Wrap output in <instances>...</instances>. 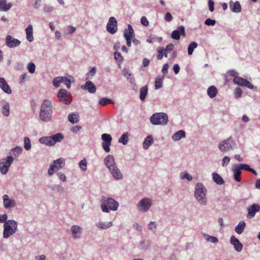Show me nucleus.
I'll use <instances>...</instances> for the list:
<instances>
[{
  "mask_svg": "<svg viewBox=\"0 0 260 260\" xmlns=\"http://www.w3.org/2000/svg\"><path fill=\"white\" fill-rule=\"evenodd\" d=\"M157 53L158 54L157 55V59L160 60L163 57V53L164 51V48L162 46L159 47L157 48Z\"/></svg>",
  "mask_w": 260,
  "mask_h": 260,
  "instance_id": "obj_51",
  "label": "nucleus"
},
{
  "mask_svg": "<svg viewBox=\"0 0 260 260\" xmlns=\"http://www.w3.org/2000/svg\"><path fill=\"white\" fill-rule=\"evenodd\" d=\"M0 88L5 93L10 94L12 90L4 78H0Z\"/></svg>",
  "mask_w": 260,
  "mask_h": 260,
  "instance_id": "obj_20",
  "label": "nucleus"
},
{
  "mask_svg": "<svg viewBox=\"0 0 260 260\" xmlns=\"http://www.w3.org/2000/svg\"><path fill=\"white\" fill-rule=\"evenodd\" d=\"M165 79L164 76L158 75L155 79V89H158L162 87V82Z\"/></svg>",
  "mask_w": 260,
  "mask_h": 260,
  "instance_id": "obj_35",
  "label": "nucleus"
},
{
  "mask_svg": "<svg viewBox=\"0 0 260 260\" xmlns=\"http://www.w3.org/2000/svg\"><path fill=\"white\" fill-rule=\"evenodd\" d=\"M148 93V86L147 85L141 87L140 89V99L142 101L145 100Z\"/></svg>",
  "mask_w": 260,
  "mask_h": 260,
  "instance_id": "obj_36",
  "label": "nucleus"
},
{
  "mask_svg": "<svg viewBox=\"0 0 260 260\" xmlns=\"http://www.w3.org/2000/svg\"><path fill=\"white\" fill-rule=\"evenodd\" d=\"M27 68L29 72L31 73H34L35 72L36 66L35 64L33 62H29L28 63Z\"/></svg>",
  "mask_w": 260,
  "mask_h": 260,
  "instance_id": "obj_54",
  "label": "nucleus"
},
{
  "mask_svg": "<svg viewBox=\"0 0 260 260\" xmlns=\"http://www.w3.org/2000/svg\"><path fill=\"white\" fill-rule=\"evenodd\" d=\"M151 123L153 125H165L168 122V116L165 113H155L150 118Z\"/></svg>",
  "mask_w": 260,
  "mask_h": 260,
  "instance_id": "obj_5",
  "label": "nucleus"
},
{
  "mask_svg": "<svg viewBox=\"0 0 260 260\" xmlns=\"http://www.w3.org/2000/svg\"><path fill=\"white\" fill-rule=\"evenodd\" d=\"M128 135L129 134L127 132L124 133L119 139L118 142L123 145H126L128 141Z\"/></svg>",
  "mask_w": 260,
  "mask_h": 260,
  "instance_id": "obj_42",
  "label": "nucleus"
},
{
  "mask_svg": "<svg viewBox=\"0 0 260 260\" xmlns=\"http://www.w3.org/2000/svg\"><path fill=\"white\" fill-rule=\"evenodd\" d=\"M112 225V222H99L96 223V226L101 229H107Z\"/></svg>",
  "mask_w": 260,
  "mask_h": 260,
  "instance_id": "obj_39",
  "label": "nucleus"
},
{
  "mask_svg": "<svg viewBox=\"0 0 260 260\" xmlns=\"http://www.w3.org/2000/svg\"><path fill=\"white\" fill-rule=\"evenodd\" d=\"M12 6L11 3L7 4L6 0H0V10L2 11H7Z\"/></svg>",
  "mask_w": 260,
  "mask_h": 260,
  "instance_id": "obj_31",
  "label": "nucleus"
},
{
  "mask_svg": "<svg viewBox=\"0 0 260 260\" xmlns=\"http://www.w3.org/2000/svg\"><path fill=\"white\" fill-rule=\"evenodd\" d=\"M4 206L6 209H9L16 206V202L14 199H10L7 194L3 196Z\"/></svg>",
  "mask_w": 260,
  "mask_h": 260,
  "instance_id": "obj_15",
  "label": "nucleus"
},
{
  "mask_svg": "<svg viewBox=\"0 0 260 260\" xmlns=\"http://www.w3.org/2000/svg\"><path fill=\"white\" fill-rule=\"evenodd\" d=\"M51 189L53 191H56L58 192H61V193H63L64 191V188H63V187H62V186H61L60 185H58V184L53 185L51 187Z\"/></svg>",
  "mask_w": 260,
  "mask_h": 260,
  "instance_id": "obj_44",
  "label": "nucleus"
},
{
  "mask_svg": "<svg viewBox=\"0 0 260 260\" xmlns=\"http://www.w3.org/2000/svg\"><path fill=\"white\" fill-rule=\"evenodd\" d=\"M185 132L183 130H180L172 136V139L175 141H179L181 138H185Z\"/></svg>",
  "mask_w": 260,
  "mask_h": 260,
  "instance_id": "obj_32",
  "label": "nucleus"
},
{
  "mask_svg": "<svg viewBox=\"0 0 260 260\" xmlns=\"http://www.w3.org/2000/svg\"><path fill=\"white\" fill-rule=\"evenodd\" d=\"M102 139L103 142L111 143L112 138L110 135L108 134H104L102 135Z\"/></svg>",
  "mask_w": 260,
  "mask_h": 260,
  "instance_id": "obj_46",
  "label": "nucleus"
},
{
  "mask_svg": "<svg viewBox=\"0 0 260 260\" xmlns=\"http://www.w3.org/2000/svg\"><path fill=\"white\" fill-rule=\"evenodd\" d=\"M57 96L60 101L66 105L70 104L72 100L71 93L64 89H60L58 91Z\"/></svg>",
  "mask_w": 260,
  "mask_h": 260,
  "instance_id": "obj_9",
  "label": "nucleus"
},
{
  "mask_svg": "<svg viewBox=\"0 0 260 260\" xmlns=\"http://www.w3.org/2000/svg\"><path fill=\"white\" fill-rule=\"evenodd\" d=\"M26 34V39L29 42H31L34 41V37H33V28L32 26L31 25H29L25 29Z\"/></svg>",
  "mask_w": 260,
  "mask_h": 260,
  "instance_id": "obj_29",
  "label": "nucleus"
},
{
  "mask_svg": "<svg viewBox=\"0 0 260 260\" xmlns=\"http://www.w3.org/2000/svg\"><path fill=\"white\" fill-rule=\"evenodd\" d=\"M156 227V223L155 221H151L148 225V229L153 231Z\"/></svg>",
  "mask_w": 260,
  "mask_h": 260,
  "instance_id": "obj_61",
  "label": "nucleus"
},
{
  "mask_svg": "<svg viewBox=\"0 0 260 260\" xmlns=\"http://www.w3.org/2000/svg\"><path fill=\"white\" fill-rule=\"evenodd\" d=\"M232 170L234 173V180L237 182H240L241 181V170L240 169L238 166H236Z\"/></svg>",
  "mask_w": 260,
  "mask_h": 260,
  "instance_id": "obj_28",
  "label": "nucleus"
},
{
  "mask_svg": "<svg viewBox=\"0 0 260 260\" xmlns=\"http://www.w3.org/2000/svg\"><path fill=\"white\" fill-rule=\"evenodd\" d=\"M61 82V77H56L53 80V84L54 87H58L60 86V84Z\"/></svg>",
  "mask_w": 260,
  "mask_h": 260,
  "instance_id": "obj_53",
  "label": "nucleus"
},
{
  "mask_svg": "<svg viewBox=\"0 0 260 260\" xmlns=\"http://www.w3.org/2000/svg\"><path fill=\"white\" fill-rule=\"evenodd\" d=\"M52 114V106L51 102L48 100H45L42 102L39 112L40 119L44 122L51 121Z\"/></svg>",
  "mask_w": 260,
  "mask_h": 260,
  "instance_id": "obj_1",
  "label": "nucleus"
},
{
  "mask_svg": "<svg viewBox=\"0 0 260 260\" xmlns=\"http://www.w3.org/2000/svg\"><path fill=\"white\" fill-rule=\"evenodd\" d=\"M101 209L103 212L109 213L110 210L116 211L118 207V203L111 198L102 197Z\"/></svg>",
  "mask_w": 260,
  "mask_h": 260,
  "instance_id": "obj_3",
  "label": "nucleus"
},
{
  "mask_svg": "<svg viewBox=\"0 0 260 260\" xmlns=\"http://www.w3.org/2000/svg\"><path fill=\"white\" fill-rule=\"evenodd\" d=\"M169 69V64L168 63H166L164 64L162 69L161 70V72L164 74V75H166L168 74V70Z\"/></svg>",
  "mask_w": 260,
  "mask_h": 260,
  "instance_id": "obj_64",
  "label": "nucleus"
},
{
  "mask_svg": "<svg viewBox=\"0 0 260 260\" xmlns=\"http://www.w3.org/2000/svg\"><path fill=\"white\" fill-rule=\"evenodd\" d=\"M239 167L240 168V169L241 170H246V171H248L250 172V170H251V168L250 167V166L247 164H240L238 165Z\"/></svg>",
  "mask_w": 260,
  "mask_h": 260,
  "instance_id": "obj_60",
  "label": "nucleus"
},
{
  "mask_svg": "<svg viewBox=\"0 0 260 260\" xmlns=\"http://www.w3.org/2000/svg\"><path fill=\"white\" fill-rule=\"evenodd\" d=\"M79 114L77 113H73L72 114H69L68 116L69 121L73 123H77L78 121Z\"/></svg>",
  "mask_w": 260,
  "mask_h": 260,
  "instance_id": "obj_40",
  "label": "nucleus"
},
{
  "mask_svg": "<svg viewBox=\"0 0 260 260\" xmlns=\"http://www.w3.org/2000/svg\"><path fill=\"white\" fill-rule=\"evenodd\" d=\"M5 41L6 45L10 48L18 47L21 44L20 40L13 38L11 35L6 36Z\"/></svg>",
  "mask_w": 260,
  "mask_h": 260,
  "instance_id": "obj_13",
  "label": "nucleus"
},
{
  "mask_svg": "<svg viewBox=\"0 0 260 260\" xmlns=\"http://www.w3.org/2000/svg\"><path fill=\"white\" fill-rule=\"evenodd\" d=\"M71 231L74 239H77L81 237L82 234V229L80 226L74 225L71 227Z\"/></svg>",
  "mask_w": 260,
  "mask_h": 260,
  "instance_id": "obj_21",
  "label": "nucleus"
},
{
  "mask_svg": "<svg viewBox=\"0 0 260 260\" xmlns=\"http://www.w3.org/2000/svg\"><path fill=\"white\" fill-rule=\"evenodd\" d=\"M114 58L116 60H117L119 63L122 62L123 58L121 53L118 51H115L114 53Z\"/></svg>",
  "mask_w": 260,
  "mask_h": 260,
  "instance_id": "obj_47",
  "label": "nucleus"
},
{
  "mask_svg": "<svg viewBox=\"0 0 260 260\" xmlns=\"http://www.w3.org/2000/svg\"><path fill=\"white\" fill-rule=\"evenodd\" d=\"M216 21L210 18L207 19L205 21V24L208 26H213L215 24Z\"/></svg>",
  "mask_w": 260,
  "mask_h": 260,
  "instance_id": "obj_59",
  "label": "nucleus"
},
{
  "mask_svg": "<svg viewBox=\"0 0 260 260\" xmlns=\"http://www.w3.org/2000/svg\"><path fill=\"white\" fill-rule=\"evenodd\" d=\"M242 90L240 87H237L234 90V94L236 99H239L241 96Z\"/></svg>",
  "mask_w": 260,
  "mask_h": 260,
  "instance_id": "obj_55",
  "label": "nucleus"
},
{
  "mask_svg": "<svg viewBox=\"0 0 260 260\" xmlns=\"http://www.w3.org/2000/svg\"><path fill=\"white\" fill-rule=\"evenodd\" d=\"M233 82L235 84H237L239 86L246 87L250 89H256V87H254L251 82L248 81L247 79L242 77H236V78H235L233 80Z\"/></svg>",
  "mask_w": 260,
  "mask_h": 260,
  "instance_id": "obj_10",
  "label": "nucleus"
},
{
  "mask_svg": "<svg viewBox=\"0 0 260 260\" xmlns=\"http://www.w3.org/2000/svg\"><path fill=\"white\" fill-rule=\"evenodd\" d=\"M260 210V206L258 204H253L251 206L247 207L248 213L247 214V217L251 219L253 218L256 212H258Z\"/></svg>",
  "mask_w": 260,
  "mask_h": 260,
  "instance_id": "obj_16",
  "label": "nucleus"
},
{
  "mask_svg": "<svg viewBox=\"0 0 260 260\" xmlns=\"http://www.w3.org/2000/svg\"><path fill=\"white\" fill-rule=\"evenodd\" d=\"M117 22L114 17H110L106 26L107 30L111 34H114L117 30Z\"/></svg>",
  "mask_w": 260,
  "mask_h": 260,
  "instance_id": "obj_12",
  "label": "nucleus"
},
{
  "mask_svg": "<svg viewBox=\"0 0 260 260\" xmlns=\"http://www.w3.org/2000/svg\"><path fill=\"white\" fill-rule=\"evenodd\" d=\"M207 189L205 186L201 183H197L195 186L194 196L196 199L201 205H207L206 197Z\"/></svg>",
  "mask_w": 260,
  "mask_h": 260,
  "instance_id": "obj_2",
  "label": "nucleus"
},
{
  "mask_svg": "<svg viewBox=\"0 0 260 260\" xmlns=\"http://www.w3.org/2000/svg\"><path fill=\"white\" fill-rule=\"evenodd\" d=\"M246 226V224L245 222L243 220L240 221L238 224L235 227V232L238 234H241Z\"/></svg>",
  "mask_w": 260,
  "mask_h": 260,
  "instance_id": "obj_34",
  "label": "nucleus"
},
{
  "mask_svg": "<svg viewBox=\"0 0 260 260\" xmlns=\"http://www.w3.org/2000/svg\"><path fill=\"white\" fill-rule=\"evenodd\" d=\"M96 71V68L95 67L92 68L90 71L86 74V79H91L92 77L95 75Z\"/></svg>",
  "mask_w": 260,
  "mask_h": 260,
  "instance_id": "obj_50",
  "label": "nucleus"
},
{
  "mask_svg": "<svg viewBox=\"0 0 260 260\" xmlns=\"http://www.w3.org/2000/svg\"><path fill=\"white\" fill-rule=\"evenodd\" d=\"M127 27L128 28L124 30L123 36L124 38L127 36L128 38L133 39L135 37L134 29L131 24H128Z\"/></svg>",
  "mask_w": 260,
  "mask_h": 260,
  "instance_id": "obj_26",
  "label": "nucleus"
},
{
  "mask_svg": "<svg viewBox=\"0 0 260 260\" xmlns=\"http://www.w3.org/2000/svg\"><path fill=\"white\" fill-rule=\"evenodd\" d=\"M22 151V148L21 147L16 146L11 150L10 153L15 157H18Z\"/></svg>",
  "mask_w": 260,
  "mask_h": 260,
  "instance_id": "obj_41",
  "label": "nucleus"
},
{
  "mask_svg": "<svg viewBox=\"0 0 260 260\" xmlns=\"http://www.w3.org/2000/svg\"><path fill=\"white\" fill-rule=\"evenodd\" d=\"M53 146L55 145L57 142H60L64 138L63 134L61 133H57L51 136Z\"/></svg>",
  "mask_w": 260,
  "mask_h": 260,
  "instance_id": "obj_30",
  "label": "nucleus"
},
{
  "mask_svg": "<svg viewBox=\"0 0 260 260\" xmlns=\"http://www.w3.org/2000/svg\"><path fill=\"white\" fill-rule=\"evenodd\" d=\"M79 166L80 169L82 171H85L87 170V161L85 159H83L79 161Z\"/></svg>",
  "mask_w": 260,
  "mask_h": 260,
  "instance_id": "obj_48",
  "label": "nucleus"
},
{
  "mask_svg": "<svg viewBox=\"0 0 260 260\" xmlns=\"http://www.w3.org/2000/svg\"><path fill=\"white\" fill-rule=\"evenodd\" d=\"M57 175L58 176L59 180L61 181L64 182L66 180V176L63 173L59 172L57 174Z\"/></svg>",
  "mask_w": 260,
  "mask_h": 260,
  "instance_id": "obj_63",
  "label": "nucleus"
},
{
  "mask_svg": "<svg viewBox=\"0 0 260 260\" xmlns=\"http://www.w3.org/2000/svg\"><path fill=\"white\" fill-rule=\"evenodd\" d=\"M82 89L87 90L90 93H94L96 90V87L93 83L91 81H87L84 85L81 86Z\"/></svg>",
  "mask_w": 260,
  "mask_h": 260,
  "instance_id": "obj_17",
  "label": "nucleus"
},
{
  "mask_svg": "<svg viewBox=\"0 0 260 260\" xmlns=\"http://www.w3.org/2000/svg\"><path fill=\"white\" fill-rule=\"evenodd\" d=\"M61 80L62 83H64L68 88L71 87V81L66 77H61Z\"/></svg>",
  "mask_w": 260,
  "mask_h": 260,
  "instance_id": "obj_56",
  "label": "nucleus"
},
{
  "mask_svg": "<svg viewBox=\"0 0 260 260\" xmlns=\"http://www.w3.org/2000/svg\"><path fill=\"white\" fill-rule=\"evenodd\" d=\"M230 8L231 10L235 13H240L241 11V7L240 3L238 1L230 2Z\"/></svg>",
  "mask_w": 260,
  "mask_h": 260,
  "instance_id": "obj_24",
  "label": "nucleus"
},
{
  "mask_svg": "<svg viewBox=\"0 0 260 260\" xmlns=\"http://www.w3.org/2000/svg\"><path fill=\"white\" fill-rule=\"evenodd\" d=\"M127 27L128 28L124 30L123 36L124 38L127 36L128 38L133 39L135 37L134 29L131 24H128Z\"/></svg>",
  "mask_w": 260,
  "mask_h": 260,
  "instance_id": "obj_25",
  "label": "nucleus"
},
{
  "mask_svg": "<svg viewBox=\"0 0 260 260\" xmlns=\"http://www.w3.org/2000/svg\"><path fill=\"white\" fill-rule=\"evenodd\" d=\"M39 141L41 144H45L48 146H53L51 136L43 137Z\"/></svg>",
  "mask_w": 260,
  "mask_h": 260,
  "instance_id": "obj_33",
  "label": "nucleus"
},
{
  "mask_svg": "<svg viewBox=\"0 0 260 260\" xmlns=\"http://www.w3.org/2000/svg\"><path fill=\"white\" fill-rule=\"evenodd\" d=\"M154 140L151 135L147 136L143 142V147L145 150H147L153 143Z\"/></svg>",
  "mask_w": 260,
  "mask_h": 260,
  "instance_id": "obj_27",
  "label": "nucleus"
},
{
  "mask_svg": "<svg viewBox=\"0 0 260 260\" xmlns=\"http://www.w3.org/2000/svg\"><path fill=\"white\" fill-rule=\"evenodd\" d=\"M165 20L167 22H170L173 20V17L170 13L167 12L166 13Z\"/></svg>",
  "mask_w": 260,
  "mask_h": 260,
  "instance_id": "obj_62",
  "label": "nucleus"
},
{
  "mask_svg": "<svg viewBox=\"0 0 260 260\" xmlns=\"http://www.w3.org/2000/svg\"><path fill=\"white\" fill-rule=\"evenodd\" d=\"M212 178L213 181L218 185H221L224 183L223 178L216 173H213L212 174Z\"/></svg>",
  "mask_w": 260,
  "mask_h": 260,
  "instance_id": "obj_37",
  "label": "nucleus"
},
{
  "mask_svg": "<svg viewBox=\"0 0 260 260\" xmlns=\"http://www.w3.org/2000/svg\"><path fill=\"white\" fill-rule=\"evenodd\" d=\"M64 165V159L63 158H59L53 160L48 169V174L49 176H52L55 172L63 168Z\"/></svg>",
  "mask_w": 260,
  "mask_h": 260,
  "instance_id": "obj_7",
  "label": "nucleus"
},
{
  "mask_svg": "<svg viewBox=\"0 0 260 260\" xmlns=\"http://www.w3.org/2000/svg\"><path fill=\"white\" fill-rule=\"evenodd\" d=\"M99 103L100 105L102 106H105L108 104L113 103V102L112 100L107 98H102L99 102Z\"/></svg>",
  "mask_w": 260,
  "mask_h": 260,
  "instance_id": "obj_45",
  "label": "nucleus"
},
{
  "mask_svg": "<svg viewBox=\"0 0 260 260\" xmlns=\"http://www.w3.org/2000/svg\"><path fill=\"white\" fill-rule=\"evenodd\" d=\"M17 222L13 219L9 220L4 224L3 237L7 239L17 231Z\"/></svg>",
  "mask_w": 260,
  "mask_h": 260,
  "instance_id": "obj_4",
  "label": "nucleus"
},
{
  "mask_svg": "<svg viewBox=\"0 0 260 260\" xmlns=\"http://www.w3.org/2000/svg\"><path fill=\"white\" fill-rule=\"evenodd\" d=\"M198 46V44L196 42L190 43L188 46V53L189 55H191L193 50Z\"/></svg>",
  "mask_w": 260,
  "mask_h": 260,
  "instance_id": "obj_43",
  "label": "nucleus"
},
{
  "mask_svg": "<svg viewBox=\"0 0 260 260\" xmlns=\"http://www.w3.org/2000/svg\"><path fill=\"white\" fill-rule=\"evenodd\" d=\"M3 105L2 108V113L4 116L8 117L10 114V105L8 102L6 101L1 102Z\"/></svg>",
  "mask_w": 260,
  "mask_h": 260,
  "instance_id": "obj_23",
  "label": "nucleus"
},
{
  "mask_svg": "<svg viewBox=\"0 0 260 260\" xmlns=\"http://www.w3.org/2000/svg\"><path fill=\"white\" fill-rule=\"evenodd\" d=\"M230 242L232 245H234V248L237 251L240 252L242 251L243 245L234 236H231Z\"/></svg>",
  "mask_w": 260,
  "mask_h": 260,
  "instance_id": "obj_19",
  "label": "nucleus"
},
{
  "mask_svg": "<svg viewBox=\"0 0 260 260\" xmlns=\"http://www.w3.org/2000/svg\"><path fill=\"white\" fill-rule=\"evenodd\" d=\"M54 10V8L48 5H45L44 6V11L46 13H50Z\"/></svg>",
  "mask_w": 260,
  "mask_h": 260,
  "instance_id": "obj_52",
  "label": "nucleus"
},
{
  "mask_svg": "<svg viewBox=\"0 0 260 260\" xmlns=\"http://www.w3.org/2000/svg\"><path fill=\"white\" fill-rule=\"evenodd\" d=\"M151 205V200L149 198H145L138 203L137 207L141 212H146L149 209Z\"/></svg>",
  "mask_w": 260,
  "mask_h": 260,
  "instance_id": "obj_11",
  "label": "nucleus"
},
{
  "mask_svg": "<svg viewBox=\"0 0 260 260\" xmlns=\"http://www.w3.org/2000/svg\"><path fill=\"white\" fill-rule=\"evenodd\" d=\"M14 158L12 156H8L6 158H3L0 161V172L3 174H6L10 167L13 163Z\"/></svg>",
  "mask_w": 260,
  "mask_h": 260,
  "instance_id": "obj_8",
  "label": "nucleus"
},
{
  "mask_svg": "<svg viewBox=\"0 0 260 260\" xmlns=\"http://www.w3.org/2000/svg\"><path fill=\"white\" fill-rule=\"evenodd\" d=\"M230 161V158L228 156H224L222 159V166L224 167H226Z\"/></svg>",
  "mask_w": 260,
  "mask_h": 260,
  "instance_id": "obj_58",
  "label": "nucleus"
},
{
  "mask_svg": "<svg viewBox=\"0 0 260 260\" xmlns=\"http://www.w3.org/2000/svg\"><path fill=\"white\" fill-rule=\"evenodd\" d=\"M104 164L108 169L116 166L114 156L108 155L104 159Z\"/></svg>",
  "mask_w": 260,
  "mask_h": 260,
  "instance_id": "obj_22",
  "label": "nucleus"
},
{
  "mask_svg": "<svg viewBox=\"0 0 260 260\" xmlns=\"http://www.w3.org/2000/svg\"><path fill=\"white\" fill-rule=\"evenodd\" d=\"M236 146L235 140L231 137L221 141L218 144V148L222 152L233 150Z\"/></svg>",
  "mask_w": 260,
  "mask_h": 260,
  "instance_id": "obj_6",
  "label": "nucleus"
},
{
  "mask_svg": "<svg viewBox=\"0 0 260 260\" xmlns=\"http://www.w3.org/2000/svg\"><path fill=\"white\" fill-rule=\"evenodd\" d=\"M109 172L112 175V177L116 180H121L123 178V175L120 170L118 169L117 166L110 168L109 169Z\"/></svg>",
  "mask_w": 260,
  "mask_h": 260,
  "instance_id": "obj_18",
  "label": "nucleus"
},
{
  "mask_svg": "<svg viewBox=\"0 0 260 260\" xmlns=\"http://www.w3.org/2000/svg\"><path fill=\"white\" fill-rule=\"evenodd\" d=\"M180 35L185 37L186 35L185 28L183 25H181L178 27L176 30H174L171 34L172 39L178 40L180 38Z\"/></svg>",
  "mask_w": 260,
  "mask_h": 260,
  "instance_id": "obj_14",
  "label": "nucleus"
},
{
  "mask_svg": "<svg viewBox=\"0 0 260 260\" xmlns=\"http://www.w3.org/2000/svg\"><path fill=\"white\" fill-rule=\"evenodd\" d=\"M217 92V89L214 86H210L207 90V94L210 98H213L216 96Z\"/></svg>",
  "mask_w": 260,
  "mask_h": 260,
  "instance_id": "obj_38",
  "label": "nucleus"
},
{
  "mask_svg": "<svg viewBox=\"0 0 260 260\" xmlns=\"http://www.w3.org/2000/svg\"><path fill=\"white\" fill-rule=\"evenodd\" d=\"M24 147L26 150H29L31 148L30 141L28 137H25L24 139Z\"/></svg>",
  "mask_w": 260,
  "mask_h": 260,
  "instance_id": "obj_49",
  "label": "nucleus"
},
{
  "mask_svg": "<svg viewBox=\"0 0 260 260\" xmlns=\"http://www.w3.org/2000/svg\"><path fill=\"white\" fill-rule=\"evenodd\" d=\"M111 143H106V142L102 143V147L106 152H110V146L111 145Z\"/></svg>",
  "mask_w": 260,
  "mask_h": 260,
  "instance_id": "obj_57",
  "label": "nucleus"
}]
</instances>
